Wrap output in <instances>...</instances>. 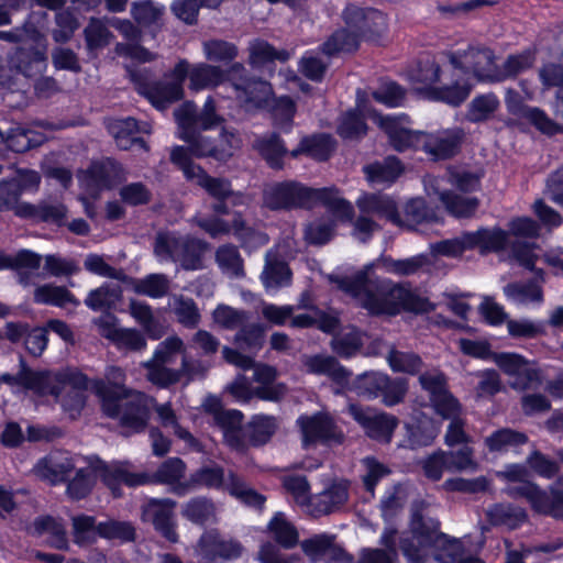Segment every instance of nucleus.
Here are the masks:
<instances>
[{
  "label": "nucleus",
  "instance_id": "obj_1",
  "mask_svg": "<svg viewBox=\"0 0 563 563\" xmlns=\"http://www.w3.org/2000/svg\"><path fill=\"white\" fill-rule=\"evenodd\" d=\"M448 59L449 67L444 69L434 58L419 59L411 73V80L423 85L420 91L428 100L459 108L475 88L468 48L449 52Z\"/></svg>",
  "mask_w": 563,
  "mask_h": 563
},
{
  "label": "nucleus",
  "instance_id": "obj_2",
  "mask_svg": "<svg viewBox=\"0 0 563 563\" xmlns=\"http://www.w3.org/2000/svg\"><path fill=\"white\" fill-rule=\"evenodd\" d=\"M497 477L506 483L516 484L505 488V494L511 499H525L534 514L563 520V489L558 487L563 484V476L558 478L556 484L543 489L531 479L529 466L509 463L503 471L497 472Z\"/></svg>",
  "mask_w": 563,
  "mask_h": 563
},
{
  "label": "nucleus",
  "instance_id": "obj_3",
  "mask_svg": "<svg viewBox=\"0 0 563 563\" xmlns=\"http://www.w3.org/2000/svg\"><path fill=\"white\" fill-rule=\"evenodd\" d=\"M362 308L372 316L395 317L401 311L416 314L428 313L433 309L427 297H421L411 289L394 284L389 279H373L364 298Z\"/></svg>",
  "mask_w": 563,
  "mask_h": 563
},
{
  "label": "nucleus",
  "instance_id": "obj_4",
  "mask_svg": "<svg viewBox=\"0 0 563 563\" xmlns=\"http://www.w3.org/2000/svg\"><path fill=\"white\" fill-rule=\"evenodd\" d=\"M471 76L474 82H501L516 78L519 74L530 69L534 63V54L530 49L519 54H510L503 67L496 64L494 51L489 47H468Z\"/></svg>",
  "mask_w": 563,
  "mask_h": 563
},
{
  "label": "nucleus",
  "instance_id": "obj_5",
  "mask_svg": "<svg viewBox=\"0 0 563 563\" xmlns=\"http://www.w3.org/2000/svg\"><path fill=\"white\" fill-rule=\"evenodd\" d=\"M327 190L309 187L297 180H283L264 190L263 200L272 211L310 210L318 199H325Z\"/></svg>",
  "mask_w": 563,
  "mask_h": 563
},
{
  "label": "nucleus",
  "instance_id": "obj_6",
  "mask_svg": "<svg viewBox=\"0 0 563 563\" xmlns=\"http://www.w3.org/2000/svg\"><path fill=\"white\" fill-rule=\"evenodd\" d=\"M340 18L343 24L355 31L362 43L380 45L388 33L387 14L373 7L347 2L342 9Z\"/></svg>",
  "mask_w": 563,
  "mask_h": 563
},
{
  "label": "nucleus",
  "instance_id": "obj_7",
  "mask_svg": "<svg viewBox=\"0 0 563 563\" xmlns=\"http://www.w3.org/2000/svg\"><path fill=\"white\" fill-rule=\"evenodd\" d=\"M102 410L111 419H118L122 428L134 433L143 432L150 418L148 408L139 400L122 402V396L114 387H104L99 391Z\"/></svg>",
  "mask_w": 563,
  "mask_h": 563
},
{
  "label": "nucleus",
  "instance_id": "obj_8",
  "mask_svg": "<svg viewBox=\"0 0 563 563\" xmlns=\"http://www.w3.org/2000/svg\"><path fill=\"white\" fill-rule=\"evenodd\" d=\"M411 537L400 539L399 547L409 563H426V550H432L441 536L440 521L416 512L410 523Z\"/></svg>",
  "mask_w": 563,
  "mask_h": 563
},
{
  "label": "nucleus",
  "instance_id": "obj_9",
  "mask_svg": "<svg viewBox=\"0 0 563 563\" xmlns=\"http://www.w3.org/2000/svg\"><path fill=\"white\" fill-rule=\"evenodd\" d=\"M354 391L368 400L377 398L387 407L401 402L407 393V383L404 379H391L387 374L366 372L358 375L353 383Z\"/></svg>",
  "mask_w": 563,
  "mask_h": 563
},
{
  "label": "nucleus",
  "instance_id": "obj_10",
  "mask_svg": "<svg viewBox=\"0 0 563 563\" xmlns=\"http://www.w3.org/2000/svg\"><path fill=\"white\" fill-rule=\"evenodd\" d=\"M296 426L301 435V446L306 450L318 444H342L344 441L343 432L328 411L319 410L311 415L301 413L296 420Z\"/></svg>",
  "mask_w": 563,
  "mask_h": 563
},
{
  "label": "nucleus",
  "instance_id": "obj_11",
  "mask_svg": "<svg viewBox=\"0 0 563 563\" xmlns=\"http://www.w3.org/2000/svg\"><path fill=\"white\" fill-rule=\"evenodd\" d=\"M81 187L91 200L98 199L103 191L114 189L123 179V168L114 158L106 157L92 161L79 176Z\"/></svg>",
  "mask_w": 563,
  "mask_h": 563
},
{
  "label": "nucleus",
  "instance_id": "obj_12",
  "mask_svg": "<svg viewBox=\"0 0 563 563\" xmlns=\"http://www.w3.org/2000/svg\"><path fill=\"white\" fill-rule=\"evenodd\" d=\"M231 84L244 98L246 104L256 109H264L269 106L274 96L271 82L262 78L251 77L242 63L234 62L230 65Z\"/></svg>",
  "mask_w": 563,
  "mask_h": 563
},
{
  "label": "nucleus",
  "instance_id": "obj_13",
  "mask_svg": "<svg viewBox=\"0 0 563 563\" xmlns=\"http://www.w3.org/2000/svg\"><path fill=\"white\" fill-rule=\"evenodd\" d=\"M200 131L198 130L191 136L181 139L190 146L195 157L212 158L219 163H227L233 156V150L236 147L234 141H239L234 130L229 131L227 128H222L216 140L201 135Z\"/></svg>",
  "mask_w": 563,
  "mask_h": 563
},
{
  "label": "nucleus",
  "instance_id": "obj_14",
  "mask_svg": "<svg viewBox=\"0 0 563 563\" xmlns=\"http://www.w3.org/2000/svg\"><path fill=\"white\" fill-rule=\"evenodd\" d=\"M349 415L362 427L369 439L379 442H390L399 424V419L396 416L384 411L376 412L372 408L358 404L349 406Z\"/></svg>",
  "mask_w": 563,
  "mask_h": 563
},
{
  "label": "nucleus",
  "instance_id": "obj_15",
  "mask_svg": "<svg viewBox=\"0 0 563 563\" xmlns=\"http://www.w3.org/2000/svg\"><path fill=\"white\" fill-rule=\"evenodd\" d=\"M409 117L405 113L399 115H385L379 120V128L387 135L389 145L398 153L408 150H422L427 133L419 130L405 128Z\"/></svg>",
  "mask_w": 563,
  "mask_h": 563
},
{
  "label": "nucleus",
  "instance_id": "obj_16",
  "mask_svg": "<svg viewBox=\"0 0 563 563\" xmlns=\"http://www.w3.org/2000/svg\"><path fill=\"white\" fill-rule=\"evenodd\" d=\"M170 498L151 499L143 508V520L153 525L154 530L169 543L179 542L175 508Z\"/></svg>",
  "mask_w": 563,
  "mask_h": 563
},
{
  "label": "nucleus",
  "instance_id": "obj_17",
  "mask_svg": "<svg viewBox=\"0 0 563 563\" xmlns=\"http://www.w3.org/2000/svg\"><path fill=\"white\" fill-rule=\"evenodd\" d=\"M335 534L323 532L302 540L300 547L312 563L322 560L328 563H351L353 556L335 543Z\"/></svg>",
  "mask_w": 563,
  "mask_h": 563
},
{
  "label": "nucleus",
  "instance_id": "obj_18",
  "mask_svg": "<svg viewBox=\"0 0 563 563\" xmlns=\"http://www.w3.org/2000/svg\"><path fill=\"white\" fill-rule=\"evenodd\" d=\"M93 472L111 492L113 498H120L123 495L122 485L137 487L146 485L148 479L147 473H133L119 464H108L100 459L93 466Z\"/></svg>",
  "mask_w": 563,
  "mask_h": 563
},
{
  "label": "nucleus",
  "instance_id": "obj_19",
  "mask_svg": "<svg viewBox=\"0 0 563 563\" xmlns=\"http://www.w3.org/2000/svg\"><path fill=\"white\" fill-rule=\"evenodd\" d=\"M46 44L18 46L9 57L12 69L26 78L42 76L47 68Z\"/></svg>",
  "mask_w": 563,
  "mask_h": 563
},
{
  "label": "nucleus",
  "instance_id": "obj_20",
  "mask_svg": "<svg viewBox=\"0 0 563 563\" xmlns=\"http://www.w3.org/2000/svg\"><path fill=\"white\" fill-rule=\"evenodd\" d=\"M133 80L137 86V92L157 110H165L184 98V88H179L178 85L141 77H134Z\"/></svg>",
  "mask_w": 563,
  "mask_h": 563
},
{
  "label": "nucleus",
  "instance_id": "obj_21",
  "mask_svg": "<svg viewBox=\"0 0 563 563\" xmlns=\"http://www.w3.org/2000/svg\"><path fill=\"white\" fill-rule=\"evenodd\" d=\"M186 468V463L180 457H168L155 472L148 474L147 484L169 485L173 494L179 497L185 496L188 494L187 481H183Z\"/></svg>",
  "mask_w": 563,
  "mask_h": 563
},
{
  "label": "nucleus",
  "instance_id": "obj_22",
  "mask_svg": "<svg viewBox=\"0 0 563 563\" xmlns=\"http://www.w3.org/2000/svg\"><path fill=\"white\" fill-rule=\"evenodd\" d=\"M67 207L59 202L56 205L42 201L37 205L22 202L16 209V217L33 223H47L58 228L67 224Z\"/></svg>",
  "mask_w": 563,
  "mask_h": 563
},
{
  "label": "nucleus",
  "instance_id": "obj_23",
  "mask_svg": "<svg viewBox=\"0 0 563 563\" xmlns=\"http://www.w3.org/2000/svg\"><path fill=\"white\" fill-rule=\"evenodd\" d=\"M405 173L402 161L396 155H387L363 166L365 179L372 185L393 186Z\"/></svg>",
  "mask_w": 563,
  "mask_h": 563
},
{
  "label": "nucleus",
  "instance_id": "obj_24",
  "mask_svg": "<svg viewBox=\"0 0 563 563\" xmlns=\"http://www.w3.org/2000/svg\"><path fill=\"white\" fill-rule=\"evenodd\" d=\"M74 470L75 464L70 457H59L55 454L38 459L33 466L34 475L52 486L66 483Z\"/></svg>",
  "mask_w": 563,
  "mask_h": 563
},
{
  "label": "nucleus",
  "instance_id": "obj_25",
  "mask_svg": "<svg viewBox=\"0 0 563 563\" xmlns=\"http://www.w3.org/2000/svg\"><path fill=\"white\" fill-rule=\"evenodd\" d=\"M467 232V243L470 250H478L481 255L499 253L509 245V232L500 227H482L476 231Z\"/></svg>",
  "mask_w": 563,
  "mask_h": 563
},
{
  "label": "nucleus",
  "instance_id": "obj_26",
  "mask_svg": "<svg viewBox=\"0 0 563 563\" xmlns=\"http://www.w3.org/2000/svg\"><path fill=\"white\" fill-rule=\"evenodd\" d=\"M356 205L362 213L377 214L400 228L405 224L397 202L389 195L377 192L364 194L357 199Z\"/></svg>",
  "mask_w": 563,
  "mask_h": 563
},
{
  "label": "nucleus",
  "instance_id": "obj_27",
  "mask_svg": "<svg viewBox=\"0 0 563 563\" xmlns=\"http://www.w3.org/2000/svg\"><path fill=\"white\" fill-rule=\"evenodd\" d=\"M199 175L196 185L202 188L213 200L231 199V206L244 205V194L233 189L232 181L225 177H216L207 173L203 167L198 168Z\"/></svg>",
  "mask_w": 563,
  "mask_h": 563
},
{
  "label": "nucleus",
  "instance_id": "obj_28",
  "mask_svg": "<svg viewBox=\"0 0 563 563\" xmlns=\"http://www.w3.org/2000/svg\"><path fill=\"white\" fill-rule=\"evenodd\" d=\"M361 40L349 25L336 27L320 45V51L332 58L341 54L353 55L361 47Z\"/></svg>",
  "mask_w": 563,
  "mask_h": 563
},
{
  "label": "nucleus",
  "instance_id": "obj_29",
  "mask_svg": "<svg viewBox=\"0 0 563 563\" xmlns=\"http://www.w3.org/2000/svg\"><path fill=\"white\" fill-rule=\"evenodd\" d=\"M463 142V132L449 131L443 136H432L427 133L422 144V151L433 157L434 161H445L459 154Z\"/></svg>",
  "mask_w": 563,
  "mask_h": 563
},
{
  "label": "nucleus",
  "instance_id": "obj_30",
  "mask_svg": "<svg viewBox=\"0 0 563 563\" xmlns=\"http://www.w3.org/2000/svg\"><path fill=\"white\" fill-rule=\"evenodd\" d=\"M224 81H231L230 66L222 69L219 66L199 63L190 69L189 88L199 91L206 88H214Z\"/></svg>",
  "mask_w": 563,
  "mask_h": 563
},
{
  "label": "nucleus",
  "instance_id": "obj_31",
  "mask_svg": "<svg viewBox=\"0 0 563 563\" xmlns=\"http://www.w3.org/2000/svg\"><path fill=\"white\" fill-rule=\"evenodd\" d=\"M306 366L309 373L325 375L339 385H345L351 376V372L331 355H312L307 360Z\"/></svg>",
  "mask_w": 563,
  "mask_h": 563
},
{
  "label": "nucleus",
  "instance_id": "obj_32",
  "mask_svg": "<svg viewBox=\"0 0 563 563\" xmlns=\"http://www.w3.org/2000/svg\"><path fill=\"white\" fill-rule=\"evenodd\" d=\"M36 536L47 534V543L57 550H68V537L62 519L45 515L35 518L33 522Z\"/></svg>",
  "mask_w": 563,
  "mask_h": 563
},
{
  "label": "nucleus",
  "instance_id": "obj_33",
  "mask_svg": "<svg viewBox=\"0 0 563 563\" xmlns=\"http://www.w3.org/2000/svg\"><path fill=\"white\" fill-rule=\"evenodd\" d=\"M256 148L269 168L274 170L284 169V158L288 155V148L279 133L272 132L263 136L257 141Z\"/></svg>",
  "mask_w": 563,
  "mask_h": 563
},
{
  "label": "nucleus",
  "instance_id": "obj_34",
  "mask_svg": "<svg viewBox=\"0 0 563 563\" xmlns=\"http://www.w3.org/2000/svg\"><path fill=\"white\" fill-rule=\"evenodd\" d=\"M202 552L212 561L234 560L241 556L243 547L238 540H224L218 534H208L200 540Z\"/></svg>",
  "mask_w": 563,
  "mask_h": 563
},
{
  "label": "nucleus",
  "instance_id": "obj_35",
  "mask_svg": "<svg viewBox=\"0 0 563 563\" xmlns=\"http://www.w3.org/2000/svg\"><path fill=\"white\" fill-rule=\"evenodd\" d=\"M249 51V64L254 69H262L274 64L276 60L286 63L290 58V54L287 49H277L265 40H255Z\"/></svg>",
  "mask_w": 563,
  "mask_h": 563
},
{
  "label": "nucleus",
  "instance_id": "obj_36",
  "mask_svg": "<svg viewBox=\"0 0 563 563\" xmlns=\"http://www.w3.org/2000/svg\"><path fill=\"white\" fill-rule=\"evenodd\" d=\"M225 492L241 504L256 510H262L266 503V497L263 494L249 487L244 479L233 471L228 474Z\"/></svg>",
  "mask_w": 563,
  "mask_h": 563
},
{
  "label": "nucleus",
  "instance_id": "obj_37",
  "mask_svg": "<svg viewBox=\"0 0 563 563\" xmlns=\"http://www.w3.org/2000/svg\"><path fill=\"white\" fill-rule=\"evenodd\" d=\"M188 493L196 487H205L208 489L225 490L228 481H225L224 468L213 463L212 465H203L189 475L187 479Z\"/></svg>",
  "mask_w": 563,
  "mask_h": 563
},
{
  "label": "nucleus",
  "instance_id": "obj_38",
  "mask_svg": "<svg viewBox=\"0 0 563 563\" xmlns=\"http://www.w3.org/2000/svg\"><path fill=\"white\" fill-rule=\"evenodd\" d=\"M121 299L122 288L119 285L103 283L88 292L84 303L92 311L108 312L114 309Z\"/></svg>",
  "mask_w": 563,
  "mask_h": 563
},
{
  "label": "nucleus",
  "instance_id": "obj_39",
  "mask_svg": "<svg viewBox=\"0 0 563 563\" xmlns=\"http://www.w3.org/2000/svg\"><path fill=\"white\" fill-rule=\"evenodd\" d=\"M33 301L35 303L58 308H65L67 305H73L74 307L80 305V301L68 288L54 284L37 286L34 290Z\"/></svg>",
  "mask_w": 563,
  "mask_h": 563
},
{
  "label": "nucleus",
  "instance_id": "obj_40",
  "mask_svg": "<svg viewBox=\"0 0 563 563\" xmlns=\"http://www.w3.org/2000/svg\"><path fill=\"white\" fill-rule=\"evenodd\" d=\"M439 199L446 212L456 219H470L476 213L481 201L477 197H464L452 190H444Z\"/></svg>",
  "mask_w": 563,
  "mask_h": 563
},
{
  "label": "nucleus",
  "instance_id": "obj_41",
  "mask_svg": "<svg viewBox=\"0 0 563 563\" xmlns=\"http://www.w3.org/2000/svg\"><path fill=\"white\" fill-rule=\"evenodd\" d=\"M180 254L178 261L184 271L192 272L203 268V255L209 249L205 240L187 236L180 240Z\"/></svg>",
  "mask_w": 563,
  "mask_h": 563
},
{
  "label": "nucleus",
  "instance_id": "obj_42",
  "mask_svg": "<svg viewBox=\"0 0 563 563\" xmlns=\"http://www.w3.org/2000/svg\"><path fill=\"white\" fill-rule=\"evenodd\" d=\"M20 386L27 390H32L38 396L52 395L58 396L60 388L53 385L51 382L49 373L47 371H33L32 368L23 365L19 372Z\"/></svg>",
  "mask_w": 563,
  "mask_h": 563
},
{
  "label": "nucleus",
  "instance_id": "obj_43",
  "mask_svg": "<svg viewBox=\"0 0 563 563\" xmlns=\"http://www.w3.org/2000/svg\"><path fill=\"white\" fill-rule=\"evenodd\" d=\"M301 139L306 147V157L319 163L329 161L338 145L335 139L325 132H316Z\"/></svg>",
  "mask_w": 563,
  "mask_h": 563
},
{
  "label": "nucleus",
  "instance_id": "obj_44",
  "mask_svg": "<svg viewBox=\"0 0 563 563\" xmlns=\"http://www.w3.org/2000/svg\"><path fill=\"white\" fill-rule=\"evenodd\" d=\"M184 373H191V365L186 358L183 360L181 369L166 367L159 361L147 365V379L159 388H168L177 384Z\"/></svg>",
  "mask_w": 563,
  "mask_h": 563
},
{
  "label": "nucleus",
  "instance_id": "obj_45",
  "mask_svg": "<svg viewBox=\"0 0 563 563\" xmlns=\"http://www.w3.org/2000/svg\"><path fill=\"white\" fill-rule=\"evenodd\" d=\"M500 101L494 92L475 96L467 106L465 118L471 123H482L492 119Z\"/></svg>",
  "mask_w": 563,
  "mask_h": 563
},
{
  "label": "nucleus",
  "instance_id": "obj_46",
  "mask_svg": "<svg viewBox=\"0 0 563 563\" xmlns=\"http://www.w3.org/2000/svg\"><path fill=\"white\" fill-rule=\"evenodd\" d=\"M265 331L262 323H243L234 334L233 343L239 350L257 354L264 346Z\"/></svg>",
  "mask_w": 563,
  "mask_h": 563
},
{
  "label": "nucleus",
  "instance_id": "obj_47",
  "mask_svg": "<svg viewBox=\"0 0 563 563\" xmlns=\"http://www.w3.org/2000/svg\"><path fill=\"white\" fill-rule=\"evenodd\" d=\"M404 213V227H407L410 230H413L418 224L438 222L437 212L422 197L410 198L405 203Z\"/></svg>",
  "mask_w": 563,
  "mask_h": 563
},
{
  "label": "nucleus",
  "instance_id": "obj_48",
  "mask_svg": "<svg viewBox=\"0 0 563 563\" xmlns=\"http://www.w3.org/2000/svg\"><path fill=\"white\" fill-rule=\"evenodd\" d=\"M277 431V422L273 416H254L247 423L249 444L260 448L267 444Z\"/></svg>",
  "mask_w": 563,
  "mask_h": 563
},
{
  "label": "nucleus",
  "instance_id": "obj_49",
  "mask_svg": "<svg viewBox=\"0 0 563 563\" xmlns=\"http://www.w3.org/2000/svg\"><path fill=\"white\" fill-rule=\"evenodd\" d=\"M528 435L510 428H500L485 438L484 443L489 452H501L509 448H518L528 442Z\"/></svg>",
  "mask_w": 563,
  "mask_h": 563
},
{
  "label": "nucleus",
  "instance_id": "obj_50",
  "mask_svg": "<svg viewBox=\"0 0 563 563\" xmlns=\"http://www.w3.org/2000/svg\"><path fill=\"white\" fill-rule=\"evenodd\" d=\"M66 484V494L70 500L79 501L87 498L96 485L93 468H78L73 478H70V476L68 477Z\"/></svg>",
  "mask_w": 563,
  "mask_h": 563
},
{
  "label": "nucleus",
  "instance_id": "obj_51",
  "mask_svg": "<svg viewBox=\"0 0 563 563\" xmlns=\"http://www.w3.org/2000/svg\"><path fill=\"white\" fill-rule=\"evenodd\" d=\"M115 142L120 148L129 150L135 142L144 143V140L137 134L140 133L139 121L133 117L115 120L110 126Z\"/></svg>",
  "mask_w": 563,
  "mask_h": 563
},
{
  "label": "nucleus",
  "instance_id": "obj_52",
  "mask_svg": "<svg viewBox=\"0 0 563 563\" xmlns=\"http://www.w3.org/2000/svg\"><path fill=\"white\" fill-rule=\"evenodd\" d=\"M99 538L104 540H118L120 543L134 542L136 530L132 522L108 519L98 522Z\"/></svg>",
  "mask_w": 563,
  "mask_h": 563
},
{
  "label": "nucleus",
  "instance_id": "obj_53",
  "mask_svg": "<svg viewBox=\"0 0 563 563\" xmlns=\"http://www.w3.org/2000/svg\"><path fill=\"white\" fill-rule=\"evenodd\" d=\"M272 101L273 104L271 108L274 117V125L286 134L290 133L297 112L295 101L286 95L275 98Z\"/></svg>",
  "mask_w": 563,
  "mask_h": 563
},
{
  "label": "nucleus",
  "instance_id": "obj_54",
  "mask_svg": "<svg viewBox=\"0 0 563 563\" xmlns=\"http://www.w3.org/2000/svg\"><path fill=\"white\" fill-rule=\"evenodd\" d=\"M429 263L426 254H417L415 256L401 260H395L391 256H383L382 264L387 273L397 276H411L417 274L423 266Z\"/></svg>",
  "mask_w": 563,
  "mask_h": 563
},
{
  "label": "nucleus",
  "instance_id": "obj_55",
  "mask_svg": "<svg viewBox=\"0 0 563 563\" xmlns=\"http://www.w3.org/2000/svg\"><path fill=\"white\" fill-rule=\"evenodd\" d=\"M74 543L82 547L92 544L99 538L98 522L95 516L80 514L71 519Z\"/></svg>",
  "mask_w": 563,
  "mask_h": 563
},
{
  "label": "nucleus",
  "instance_id": "obj_56",
  "mask_svg": "<svg viewBox=\"0 0 563 563\" xmlns=\"http://www.w3.org/2000/svg\"><path fill=\"white\" fill-rule=\"evenodd\" d=\"M387 362L394 373L417 375L423 367V361L420 355L413 352L398 351L396 349L389 351Z\"/></svg>",
  "mask_w": 563,
  "mask_h": 563
},
{
  "label": "nucleus",
  "instance_id": "obj_57",
  "mask_svg": "<svg viewBox=\"0 0 563 563\" xmlns=\"http://www.w3.org/2000/svg\"><path fill=\"white\" fill-rule=\"evenodd\" d=\"M274 540L284 549H292L297 545L299 534L294 525L284 518V515L276 514L268 523Z\"/></svg>",
  "mask_w": 563,
  "mask_h": 563
},
{
  "label": "nucleus",
  "instance_id": "obj_58",
  "mask_svg": "<svg viewBox=\"0 0 563 563\" xmlns=\"http://www.w3.org/2000/svg\"><path fill=\"white\" fill-rule=\"evenodd\" d=\"M488 516L493 525H504L512 529L520 527L528 520L527 511L521 507H515L512 505H495L488 512Z\"/></svg>",
  "mask_w": 563,
  "mask_h": 563
},
{
  "label": "nucleus",
  "instance_id": "obj_59",
  "mask_svg": "<svg viewBox=\"0 0 563 563\" xmlns=\"http://www.w3.org/2000/svg\"><path fill=\"white\" fill-rule=\"evenodd\" d=\"M528 563H551L561 558L558 551L563 549V538H554L548 542L528 544Z\"/></svg>",
  "mask_w": 563,
  "mask_h": 563
},
{
  "label": "nucleus",
  "instance_id": "obj_60",
  "mask_svg": "<svg viewBox=\"0 0 563 563\" xmlns=\"http://www.w3.org/2000/svg\"><path fill=\"white\" fill-rule=\"evenodd\" d=\"M464 550L461 540L451 538L442 532L432 549V553L434 559L440 563H457L461 555L464 554Z\"/></svg>",
  "mask_w": 563,
  "mask_h": 563
},
{
  "label": "nucleus",
  "instance_id": "obj_61",
  "mask_svg": "<svg viewBox=\"0 0 563 563\" xmlns=\"http://www.w3.org/2000/svg\"><path fill=\"white\" fill-rule=\"evenodd\" d=\"M134 284V291L140 295H145L150 298H162L167 295L169 289V280L164 274H150L143 279L128 280Z\"/></svg>",
  "mask_w": 563,
  "mask_h": 563
},
{
  "label": "nucleus",
  "instance_id": "obj_62",
  "mask_svg": "<svg viewBox=\"0 0 563 563\" xmlns=\"http://www.w3.org/2000/svg\"><path fill=\"white\" fill-rule=\"evenodd\" d=\"M194 153L190 146L175 145L169 155L170 163L179 170L187 181H195L198 178V168L201 167L192 161Z\"/></svg>",
  "mask_w": 563,
  "mask_h": 563
},
{
  "label": "nucleus",
  "instance_id": "obj_63",
  "mask_svg": "<svg viewBox=\"0 0 563 563\" xmlns=\"http://www.w3.org/2000/svg\"><path fill=\"white\" fill-rule=\"evenodd\" d=\"M174 115L179 130L178 139L191 136L194 132L200 130L197 107L194 101H185L175 110Z\"/></svg>",
  "mask_w": 563,
  "mask_h": 563
},
{
  "label": "nucleus",
  "instance_id": "obj_64",
  "mask_svg": "<svg viewBox=\"0 0 563 563\" xmlns=\"http://www.w3.org/2000/svg\"><path fill=\"white\" fill-rule=\"evenodd\" d=\"M504 292L507 297L520 301H543V289L537 279H529L526 283H509L504 287Z\"/></svg>",
  "mask_w": 563,
  "mask_h": 563
}]
</instances>
